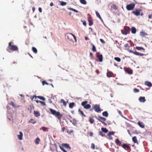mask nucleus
Instances as JSON below:
<instances>
[{"instance_id":"nucleus-1","label":"nucleus","mask_w":152,"mask_h":152,"mask_svg":"<svg viewBox=\"0 0 152 152\" xmlns=\"http://www.w3.org/2000/svg\"><path fill=\"white\" fill-rule=\"evenodd\" d=\"M12 43H13L11 42H9L8 46L7 49V50L9 52H10V50L12 51H18V50L17 46L15 45H12Z\"/></svg>"},{"instance_id":"nucleus-2","label":"nucleus","mask_w":152,"mask_h":152,"mask_svg":"<svg viewBox=\"0 0 152 152\" xmlns=\"http://www.w3.org/2000/svg\"><path fill=\"white\" fill-rule=\"evenodd\" d=\"M49 110L52 114L57 117L59 121L61 120V117L60 116L61 114L59 112H57L56 110L51 108Z\"/></svg>"},{"instance_id":"nucleus-3","label":"nucleus","mask_w":152,"mask_h":152,"mask_svg":"<svg viewBox=\"0 0 152 152\" xmlns=\"http://www.w3.org/2000/svg\"><path fill=\"white\" fill-rule=\"evenodd\" d=\"M135 7V4L134 3L130 4L126 6V8L128 10H132Z\"/></svg>"},{"instance_id":"nucleus-4","label":"nucleus","mask_w":152,"mask_h":152,"mask_svg":"<svg viewBox=\"0 0 152 152\" xmlns=\"http://www.w3.org/2000/svg\"><path fill=\"white\" fill-rule=\"evenodd\" d=\"M128 51L130 53H132L133 54H134L136 55H137V56H144V54L143 53H140L138 52H137V51H134L132 50H128Z\"/></svg>"},{"instance_id":"nucleus-5","label":"nucleus","mask_w":152,"mask_h":152,"mask_svg":"<svg viewBox=\"0 0 152 152\" xmlns=\"http://www.w3.org/2000/svg\"><path fill=\"white\" fill-rule=\"evenodd\" d=\"M95 111L97 112H99L101 111L100 105L99 104H96L93 107Z\"/></svg>"},{"instance_id":"nucleus-6","label":"nucleus","mask_w":152,"mask_h":152,"mask_svg":"<svg viewBox=\"0 0 152 152\" xmlns=\"http://www.w3.org/2000/svg\"><path fill=\"white\" fill-rule=\"evenodd\" d=\"M141 10H134L132 12V13L135 15L136 16L139 15L140 14V11H141Z\"/></svg>"},{"instance_id":"nucleus-7","label":"nucleus","mask_w":152,"mask_h":152,"mask_svg":"<svg viewBox=\"0 0 152 152\" xmlns=\"http://www.w3.org/2000/svg\"><path fill=\"white\" fill-rule=\"evenodd\" d=\"M34 97H35V99H36V98L37 97L38 98L41 99H42L43 101H45V98H44V97H42V96H35L34 95L32 98H31V100H32L33 98H34Z\"/></svg>"},{"instance_id":"nucleus-8","label":"nucleus","mask_w":152,"mask_h":152,"mask_svg":"<svg viewBox=\"0 0 152 152\" xmlns=\"http://www.w3.org/2000/svg\"><path fill=\"white\" fill-rule=\"evenodd\" d=\"M139 100L141 102H144L146 101L145 97L140 96L139 98Z\"/></svg>"},{"instance_id":"nucleus-9","label":"nucleus","mask_w":152,"mask_h":152,"mask_svg":"<svg viewBox=\"0 0 152 152\" xmlns=\"http://www.w3.org/2000/svg\"><path fill=\"white\" fill-rule=\"evenodd\" d=\"M71 34L69 33H66L67 38L69 40H71L72 39V35L70 34Z\"/></svg>"},{"instance_id":"nucleus-10","label":"nucleus","mask_w":152,"mask_h":152,"mask_svg":"<svg viewBox=\"0 0 152 152\" xmlns=\"http://www.w3.org/2000/svg\"><path fill=\"white\" fill-rule=\"evenodd\" d=\"M122 146L123 148L124 149L127 148V149H129L130 150H131L130 146L129 145H127L126 144H123L122 145Z\"/></svg>"},{"instance_id":"nucleus-11","label":"nucleus","mask_w":152,"mask_h":152,"mask_svg":"<svg viewBox=\"0 0 152 152\" xmlns=\"http://www.w3.org/2000/svg\"><path fill=\"white\" fill-rule=\"evenodd\" d=\"M98 120L101 122L105 121L106 120V119L102 117H99Z\"/></svg>"},{"instance_id":"nucleus-12","label":"nucleus","mask_w":152,"mask_h":152,"mask_svg":"<svg viewBox=\"0 0 152 152\" xmlns=\"http://www.w3.org/2000/svg\"><path fill=\"white\" fill-rule=\"evenodd\" d=\"M148 34H146V33L142 31H140V35L142 37H144L147 35Z\"/></svg>"},{"instance_id":"nucleus-13","label":"nucleus","mask_w":152,"mask_h":152,"mask_svg":"<svg viewBox=\"0 0 152 152\" xmlns=\"http://www.w3.org/2000/svg\"><path fill=\"white\" fill-rule=\"evenodd\" d=\"M125 72H127L128 74H131L133 73L132 70L130 69L129 68H127L125 70Z\"/></svg>"},{"instance_id":"nucleus-14","label":"nucleus","mask_w":152,"mask_h":152,"mask_svg":"<svg viewBox=\"0 0 152 152\" xmlns=\"http://www.w3.org/2000/svg\"><path fill=\"white\" fill-rule=\"evenodd\" d=\"M88 21L89 23V25L91 26L93 24V22H92L91 18L90 17H89L88 19Z\"/></svg>"},{"instance_id":"nucleus-15","label":"nucleus","mask_w":152,"mask_h":152,"mask_svg":"<svg viewBox=\"0 0 152 152\" xmlns=\"http://www.w3.org/2000/svg\"><path fill=\"white\" fill-rule=\"evenodd\" d=\"M97 57L98 58L99 62H102V61L103 57L102 55V54L97 55Z\"/></svg>"},{"instance_id":"nucleus-16","label":"nucleus","mask_w":152,"mask_h":152,"mask_svg":"<svg viewBox=\"0 0 152 152\" xmlns=\"http://www.w3.org/2000/svg\"><path fill=\"white\" fill-rule=\"evenodd\" d=\"M138 124L142 128H143L145 127L144 124L142 122H140V121H139L138 122Z\"/></svg>"},{"instance_id":"nucleus-17","label":"nucleus","mask_w":152,"mask_h":152,"mask_svg":"<svg viewBox=\"0 0 152 152\" xmlns=\"http://www.w3.org/2000/svg\"><path fill=\"white\" fill-rule=\"evenodd\" d=\"M124 30H125L127 33L129 32H130V28L129 26H124Z\"/></svg>"},{"instance_id":"nucleus-18","label":"nucleus","mask_w":152,"mask_h":152,"mask_svg":"<svg viewBox=\"0 0 152 152\" xmlns=\"http://www.w3.org/2000/svg\"><path fill=\"white\" fill-rule=\"evenodd\" d=\"M113 75V72H108L107 73V76L108 77H112Z\"/></svg>"},{"instance_id":"nucleus-19","label":"nucleus","mask_w":152,"mask_h":152,"mask_svg":"<svg viewBox=\"0 0 152 152\" xmlns=\"http://www.w3.org/2000/svg\"><path fill=\"white\" fill-rule=\"evenodd\" d=\"M19 133L20 134L18 135V138L20 140H21L22 139L23 134L21 132H20Z\"/></svg>"},{"instance_id":"nucleus-20","label":"nucleus","mask_w":152,"mask_h":152,"mask_svg":"<svg viewBox=\"0 0 152 152\" xmlns=\"http://www.w3.org/2000/svg\"><path fill=\"white\" fill-rule=\"evenodd\" d=\"M62 145L66 148H69V150L71 149V147L69 146V144L67 143L63 144Z\"/></svg>"},{"instance_id":"nucleus-21","label":"nucleus","mask_w":152,"mask_h":152,"mask_svg":"<svg viewBox=\"0 0 152 152\" xmlns=\"http://www.w3.org/2000/svg\"><path fill=\"white\" fill-rule=\"evenodd\" d=\"M136 29L134 27H132L131 28V32L132 34H135L136 32Z\"/></svg>"},{"instance_id":"nucleus-22","label":"nucleus","mask_w":152,"mask_h":152,"mask_svg":"<svg viewBox=\"0 0 152 152\" xmlns=\"http://www.w3.org/2000/svg\"><path fill=\"white\" fill-rule=\"evenodd\" d=\"M145 85H146L150 87H151L152 86V84L151 82H149L146 81L145 82Z\"/></svg>"},{"instance_id":"nucleus-23","label":"nucleus","mask_w":152,"mask_h":152,"mask_svg":"<svg viewBox=\"0 0 152 152\" xmlns=\"http://www.w3.org/2000/svg\"><path fill=\"white\" fill-rule=\"evenodd\" d=\"M34 115L36 117H38L40 116V114L38 111H34Z\"/></svg>"},{"instance_id":"nucleus-24","label":"nucleus","mask_w":152,"mask_h":152,"mask_svg":"<svg viewBox=\"0 0 152 152\" xmlns=\"http://www.w3.org/2000/svg\"><path fill=\"white\" fill-rule=\"evenodd\" d=\"M132 140L134 143H138L137 138L136 136L133 137L132 138Z\"/></svg>"},{"instance_id":"nucleus-25","label":"nucleus","mask_w":152,"mask_h":152,"mask_svg":"<svg viewBox=\"0 0 152 152\" xmlns=\"http://www.w3.org/2000/svg\"><path fill=\"white\" fill-rule=\"evenodd\" d=\"M136 49L138 50H143L144 52H145V49L142 47L137 46L136 47Z\"/></svg>"},{"instance_id":"nucleus-26","label":"nucleus","mask_w":152,"mask_h":152,"mask_svg":"<svg viewBox=\"0 0 152 152\" xmlns=\"http://www.w3.org/2000/svg\"><path fill=\"white\" fill-rule=\"evenodd\" d=\"M10 105H11L13 107L16 108L18 107V106H17L13 102H11L9 104Z\"/></svg>"},{"instance_id":"nucleus-27","label":"nucleus","mask_w":152,"mask_h":152,"mask_svg":"<svg viewBox=\"0 0 152 152\" xmlns=\"http://www.w3.org/2000/svg\"><path fill=\"white\" fill-rule=\"evenodd\" d=\"M75 105V103L74 102H72L70 103L69 104V108H72Z\"/></svg>"},{"instance_id":"nucleus-28","label":"nucleus","mask_w":152,"mask_h":152,"mask_svg":"<svg viewBox=\"0 0 152 152\" xmlns=\"http://www.w3.org/2000/svg\"><path fill=\"white\" fill-rule=\"evenodd\" d=\"M115 142L116 143L117 145L120 146L121 144V142L120 141V140L118 139H117L115 140Z\"/></svg>"},{"instance_id":"nucleus-29","label":"nucleus","mask_w":152,"mask_h":152,"mask_svg":"<svg viewBox=\"0 0 152 152\" xmlns=\"http://www.w3.org/2000/svg\"><path fill=\"white\" fill-rule=\"evenodd\" d=\"M83 107L85 109H89L91 108V106L89 104H87Z\"/></svg>"},{"instance_id":"nucleus-30","label":"nucleus","mask_w":152,"mask_h":152,"mask_svg":"<svg viewBox=\"0 0 152 152\" xmlns=\"http://www.w3.org/2000/svg\"><path fill=\"white\" fill-rule=\"evenodd\" d=\"M78 112L80 114H81L82 115L84 116V117H86V115L84 114L83 111H82L80 109H79L78 110Z\"/></svg>"},{"instance_id":"nucleus-31","label":"nucleus","mask_w":152,"mask_h":152,"mask_svg":"<svg viewBox=\"0 0 152 152\" xmlns=\"http://www.w3.org/2000/svg\"><path fill=\"white\" fill-rule=\"evenodd\" d=\"M101 130L104 133H107L108 132V130L106 128H102Z\"/></svg>"},{"instance_id":"nucleus-32","label":"nucleus","mask_w":152,"mask_h":152,"mask_svg":"<svg viewBox=\"0 0 152 152\" xmlns=\"http://www.w3.org/2000/svg\"><path fill=\"white\" fill-rule=\"evenodd\" d=\"M102 115L106 117H107L108 115V114L107 111H104L102 113Z\"/></svg>"},{"instance_id":"nucleus-33","label":"nucleus","mask_w":152,"mask_h":152,"mask_svg":"<svg viewBox=\"0 0 152 152\" xmlns=\"http://www.w3.org/2000/svg\"><path fill=\"white\" fill-rule=\"evenodd\" d=\"M114 132H110L108 134V136L110 137L111 135H114Z\"/></svg>"},{"instance_id":"nucleus-34","label":"nucleus","mask_w":152,"mask_h":152,"mask_svg":"<svg viewBox=\"0 0 152 152\" xmlns=\"http://www.w3.org/2000/svg\"><path fill=\"white\" fill-rule=\"evenodd\" d=\"M68 9H69V10H72V11L76 13H77L78 12V11H77V10H76L75 9H74L73 8H68Z\"/></svg>"},{"instance_id":"nucleus-35","label":"nucleus","mask_w":152,"mask_h":152,"mask_svg":"<svg viewBox=\"0 0 152 152\" xmlns=\"http://www.w3.org/2000/svg\"><path fill=\"white\" fill-rule=\"evenodd\" d=\"M80 2L83 4L85 5L87 4L86 1L85 0H80Z\"/></svg>"},{"instance_id":"nucleus-36","label":"nucleus","mask_w":152,"mask_h":152,"mask_svg":"<svg viewBox=\"0 0 152 152\" xmlns=\"http://www.w3.org/2000/svg\"><path fill=\"white\" fill-rule=\"evenodd\" d=\"M115 60L118 62H120L121 61V59L119 57H115L114 58Z\"/></svg>"},{"instance_id":"nucleus-37","label":"nucleus","mask_w":152,"mask_h":152,"mask_svg":"<svg viewBox=\"0 0 152 152\" xmlns=\"http://www.w3.org/2000/svg\"><path fill=\"white\" fill-rule=\"evenodd\" d=\"M89 121L91 124H92L94 122V120L92 118L90 117L89 118Z\"/></svg>"},{"instance_id":"nucleus-38","label":"nucleus","mask_w":152,"mask_h":152,"mask_svg":"<svg viewBox=\"0 0 152 152\" xmlns=\"http://www.w3.org/2000/svg\"><path fill=\"white\" fill-rule=\"evenodd\" d=\"M88 102L87 101H85L82 102L81 103V105L84 107V106H85L86 104Z\"/></svg>"},{"instance_id":"nucleus-39","label":"nucleus","mask_w":152,"mask_h":152,"mask_svg":"<svg viewBox=\"0 0 152 152\" xmlns=\"http://www.w3.org/2000/svg\"><path fill=\"white\" fill-rule=\"evenodd\" d=\"M61 102L63 103L64 105L66 106V103L65 101L63 99H61Z\"/></svg>"},{"instance_id":"nucleus-40","label":"nucleus","mask_w":152,"mask_h":152,"mask_svg":"<svg viewBox=\"0 0 152 152\" xmlns=\"http://www.w3.org/2000/svg\"><path fill=\"white\" fill-rule=\"evenodd\" d=\"M29 123H32L33 124H34L36 123V121H35L33 119H31L28 121Z\"/></svg>"},{"instance_id":"nucleus-41","label":"nucleus","mask_w":152,"mask_h":152,"mask_svg":"<svg viewBox=\"0 0 152 152\" xmlns=\"http://www.w3.org/2000/svg\"><path fill=\"white\" fill-rule=\"evenodd\" d=\"M32 50L34 53H37V50L34 47H33L32 48Z\"/></svg>"},{"instance_id":"nucleus-42","label":"nucleus","mask_w":152,"mask_h":152,"mask_svg":"<svg viewBox=\"0 0 152 152\" xmlns=\"http://www.w3.org/2000/svg\"><path fill=\"white\" fill-rule=\"evenodd\" d=\"M96 13L97 16L99 19H102L101 17L100 16L99 14L97 11L96 12Z\"/></svg>"},{"instance_id":"nucleus-43","label":"nucleus","mask_w":152,"mask_h":152,"mask_svg":"<svg viewBox=\"0 0 152 152\" xmlns=\"http://www.w3.org/2000/svg\"><path fill=\"white\" fill-rule=\"evenodd\" d=\"M111 7L114 10H117L118 9L117 7L115 4H113L111 6Z\"/></svg>"},{"instance_id":"nucleus-44","label":"nucleus","mask_w":152,"mask_h":152,"mask_svg":"<svg viewBox=\"0 0 152 152\" xmlns=\"http://www.w3.org/2000/svg\"><path fill=\"white\" fill-rule=\"evenodd\" d=\"M40 141V140L39 138H37L36 139L35 143L36 144H38L39 143V142Z\"/></svg>"},{"instance_id":"nucleus-45","label":"nucleus","mask_w":152,"mask_h":152,"mask_svg":"<svg viewBox=\"0 0 152 152\" xmlns=\"http://www.w3.org/2000/svg\"><path fill=\"white\" fill-rule=\"evenodd\" d=\"M121 32L123 34L125 35H126L128 33L125 30H121Z\"/></svg>"},{"instance_id":"nucleus-46","label":"nucleus","mask_w":152,"mask_h":152,"mask_svg":"<svg viewBox=\"0 0 152 152\" xmlns=\"http://www.w3.org/2000/svg\"><path fill=\"white\" fill-rule=\"evenodd\" d=\"M92 50L94 52H96V47L94 45H92Z\"/></svg>"},{"instance_id":"nucleus-47","label":"nucleus","mask_w":152,"mask_h":152,"mask_svg":"<svg viewBox=\"0 0 152 152\" xmlns=\"http://www.w3.org/2000/svg\"><path fill=\"white\" fill-rule=\"evenodd\" d=\"M28 110H29L30 113H31L32 112V106L31 105H30L29 107L28 108Z\"/></svg>"},{"instance_id":"nucleus-48","label":"nucleus","mask_w":152,"mask_h":152,"mask_svg":"<svg viewBox=\"0 0 152 152\" xmlns=\"http://www.w3.org/2000/svg\"><path fill=\"white\" fill-rule=\"evenodd\" d=\"M66 3L64 1H61V6H65L66 5Z\"/></svg>"},{"instance_id":"nucleus-49","label":"nucleus","mask_w":152,"mask_h":152,"mask_svg":"<svg viewBox=\"0 0 152 152\" xmlns=\"http://www.w3.org/2000/svg\"><path fill=\"white\" fill-rule=\"evenodd\" d=\"M133 91L134 93H137L139 91V90L138 89L136 88H134V89Z\"/></svg>"},{"instance_id":"nucleus-50","label":"nucleus","mask_w":152,"mask_h":152,"mask_svg":"<svg viewBox=\"0 0 152 152\" xmlns=\"http://www.w3.org/2000/svg\"><path fill=\"white\" fill-rule=\"evenodd\" d=\"M42 84L43 85H45V84H46L47 85H48V83L45 81H42Z\"/></svg>"},{"instance_id":"nucleus-51","label":"nucleus","mask_w":152,"mask_h":152,"mask_svg":"<svg viewBox=\"0 0 152 152\" xmlns=\"http://www.w3.org/2000/svg\"><path fill=\"white\" fill-rule=\"evenodd\" d=\"M99 134L102 137L104 136V134L103 133V132L102 131H99Z\"/></svg>"},{"instance_id":"nucleus-52","label":"nucleus","mask_w":152,"mask_h":152,"mask_svg":"<svg viewBox=\"0 0 152 152\" xmlns=\"http://www.w3.org/2000/svg\"><path fill=\"white\" fill-rule=\"evenodd\" d=\"M48 129L47 128L45 127H42L41 128V129L43 130V131H45L46 130Z\"/></svg>"},{"instance_id":"nucleus-53","label":"nucleus","mask_w":152,"mask_h":152,"mask_svg":"<svg viewBox=\"0 0 152 152\" xmlns=\"http://www.w3.org/2000/svg\"><path fill=\"white\" fill-rule=\"evenodd\" d=\"M91 148L92 149H94L95 148V145L94 143H92L91 144Z\"/></svg>"},{"instance_id":"nucleus-54","label":"nucleus","mask_w":152,"mask_h":152,"mask_svg":"<svg viewBox=\"0 0 152 152\" xmlns=\"http://www.w3.org/2000/svg\"><path fill=\"white\" fill-rule=\"evenodd\" d=\"M73 132V130H71L70 131H67V133L69 134H71Z\"/></svg>"},{"instance_id":"nucleus-55","label":"nucleus","mask_w":152,"mask_h":152,"mask_svg":"<svg viewBox=\"0 0 152 152\" xmlns=\"http://www.w3.org/2000/svg\"><path fill=\"white\" fill-rule=\"evenodd\" d=\"M71 34L72 36L73 37V38L75 40V42H77V39H76V37L75 36V35H74L73 34Z\"/></svg>"},{"instance_id":"nucleus-56","label":"nucleus","mask_w":152,"mask_h":152,"mask_svg":"<svg viewBox=\"0 0 152 152\" xmlns=\"http://www.w3.org/2000/svg\"><path fill=\"white\" fill-rule=\"evenodd\" d=\"M39 102L42 105H45V102H42L41 101H39Z\"/></svg>"},{"instance_id":"nucleus-57","label":"nucleus","mask_w":152,"mask_h":152,"mask_svg":"<svg viewBox=\"0 0 152 152\" xmlns=\"http://www.w3.org/2000/svg\"><path fill=\"white\" fill-rule=\"evenodd\" d=\"M100 41L103 44H104L105 43V41L102 39H100Z\"/></svg>"},{"instance_id":"nucleus-58","label":"nucleus","mask_w":152,"mask_h":152,"mask_svg":"<svg viewBox=\"0 0 152 152\" xmlns=\"http://www.w3.org/2000/svg\"><path fill=\"white\" fill-rule=\"evenodd\" d=\"M124 47L125 48L129 47V44L128 43L124 45Z\"/></svg>"},{"instance_id":"nucleus-59","label":"nucleus","mask_w":152,"mask_h":152,"mask_svg":"<svg viewBox=\"0 0 152 152\" xmlns=\"http://www.w3.org/2000/svg\"><path fill=\"white\" fill-rule=\"evenodd\" d=\"M38 10L40 12H42V9L41 7H39L38 9Z\"/></svg>"},{"instance_id":"nucleus-60","label":"nucleus","mask_w":152,"mask_h":152,"mask_svg":"<svg viewBox=\"0 0 152 152\" xmlns=\"http://www.w3.org/2000/svg\"><path fill=\"white\" fill-rule=\"evenodd\" d=\"M65 129V128L64 127L63 128L61 129V131L62 132H64Z\"/></svg>"},{"instance_id":"nucleus-61","label":"nucleus","mask_w":152,"mask_h":152,"mask_svg":"<svg viewBox=\"0 0 152 152\" xmlns=\"http://www.w3.org/2000/svg\"><path fill=\"white\" fill-rule=\"evenodd\" d=\"M60 148L61 149L62 151H63L64 152V151H66L63 148L61 147H60Z\"/></svg>"},{"instance_id":"nucleus-62","label":"nucleus","mask_w":152,"mask_h":152,"mask_svg":"<svg viewBox=\"0 0 152 152\" xmlns=\"http://www.w3.org/2000/svg\"><path fill=\"white\" fill-rule=\"evenodd\" d=\"M148 17L149 19L152 18V16L151 15H148Z\"/></svg>"},{"instance_id":"nucleus-63","label":"nucleus","mask_w":152,"mask_h":152,"mask_svg":"<svg viewBox=\"0 0 152 152\" xmlns=\"http://www.w3.org/2000/svg\"><path fill=\"white\" fill-rule=\"evenodd\" d=\"M83 24L84 26H86V23L85 21H84L83 23Z\"/></svg>"},{"instance_id":"nucleus-64","label":"nucleus","mask_w":152,"mask_h":152,"mask_svg":"<svg viewBox=\"0 0 152 152\" xmlns=\"http://www.w3.org/2000/svg\"><path fill=\"white\" fill-rule=\"evenodd\" d=\"M89 134H90V136H93V133H92V132H90L89 133Z\"/></svg>"}]
</instances>
